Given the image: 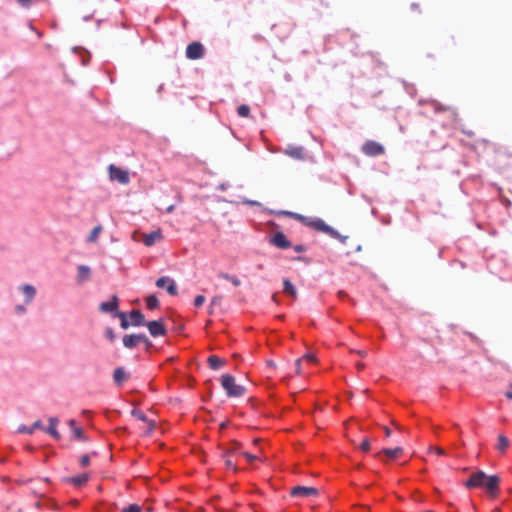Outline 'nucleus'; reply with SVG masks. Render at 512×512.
Masks as SVG:
<instances>
[{
    "label": "nucleus",
    "instance_id": "f257e3e1",
    "mask_svg": "<svg viewBox=\"0 0 512 512\" xmlns=\"http://www.w3.org/2000/svg\"><path fill=\"white\" fill-rule=\"evenodd\" d=\"M500 482L501 479L499 476L487 475L485 472L479 470L472 473L464 485L468 489L484 488L490 497L496 498L500 491Z\"/></svg>",
    "mask_w": 512,
    "mask_h": 512
},
{
    "label": "nucleus",
    "instance_id": "f03ea898",
    "mask_svg": "<svg viewBox=\"0 0 512 512\" xmlns=\"http://www.w3.org/2000/svg\"><path fill=\"white\" fill-rule=\"evenodd\" d=\"M283 213L302 221L305 225L312 227L313 229H315L317 231L327 233L333 238L340 239L342 242H344L345 239L347 238V237H341V235L336 230H334L332 227L328 226L320 218L307 219L306 217H304L300 214H297V213H293V212H283Z\"/></svg>",
    "mask_w": 512,
    "mask_h": 512
},
{
    "label": "nucleus",
    "instance_id": "7ed1b4c3",
    "mask_svg": "<svg viewBox=\"0 0 512 512\" xmlns=\"http://www.w3.org/2000/svg\"><path fill=\"white\" fill-rule=\"evenodd\" d=\"M221 385L229 397H241L245 394V388L236 384L235 378L229 374L221 376Z\"/></svg>",
    "mask_w": 512,
    "mask_h": 512
},
{
    "label": "nucleus",
    "instance_id": "20e7f679",
    "mask_svg": "<svg viewBox=\"0 0 512 512\" xmlns=\"http://www.w3.org/2000/svg\"><path fill=\"white\" fill-rule=\"evenodd\" d=\"M108 173H109V178L112 181H117L120 184L126 185L130 181V176H129L128 171L123 170L113 164L109 165Z\"/></svg>",
    "mask_w": 512,
    "mask_h": 512
},
{
    "label": "nucleus",
    "instance_id": "39448f33",
    "mask_svg": "<svg viewBox=\"0 0 512 512\" xmlns=\"http://www.w3.org/2000/svg\"><path fill=\"white\" fill-rule=\"evenodd\" d=\"M139 343H145L147 347L152 346V343L150 340L146 337L145 334H131V335H125L123 337V344L126 348H134Z\"/></svg>",
    "mask_w": 512,
    "mask_h": 512
},
{
    "label": "nucleus",
    "instance_id": "423d86ee",
    "mask_svg": "<svg viewBox=\"0 0 512 512\" xmlns=\"http://www.w3.org/2000/svg\"><path fill=\"white\" fill-rule=\"evenodd\" d=\"M362 152L367 156L375 157L384 154L385 148L376 141L368 140L363 144Z\"/></svg>",
    "mask_w": 512,
    "mask_h": 512
},
{
    "label": "nucleus",
    "instance_id": "0eeeda50",
    "mask_svg": "<svg viewBox=\"0 0 512 512\" xmlns=\"http://www.w3.org/2000/svg\"><path fill=\"white\" fill-rule=\"evenodd\" d=\"M204 56V47L200 42H192L186 48V57L190 60H198Z\"/></svg>",
    "mask_w": 512,
    "mask_h": 512
},
{
    "label": "nucleus",
    "instance_id": "6e6552de",
    "mask_svg": "<svg viewBox=\"0 0 512 512\" xmlns=\"http://www.w3.org/2000/svg\"><path fill=\"white\" fill-rule=\"evenodd\" d=\"M156 286L158 288H165L167 292L172 296H175L178 293L175 281L168 276L160 277L156 281Z\"/></svg>",
    "mask_w": 512,
    "mask_h": 512
},
{
    "label": "nucleus",
    "instance_id": "1a4fd4ad",
    "mask_svg": "<svg viewBox=\"0 0 512 512\" xmlns=\"http://www.w3.org/2000/svg\"><path fill=\"white\" fill-rule=\"evenodd\" d=\"M318 489L315 487L295 486L291 489L290 494L294 497H310L317 496Z\"/></svg>",
    "mask_w": 512,
    "mask_h": 512
},
{
    "label": "nucleus",
    "instance_id": "9d476101",
    "mask_svg": "<svg viewBox=\"0 0 512 512\" xmlns=\"http://www.w3.org/2000/svg\"><path fill=\"white\" fill-rule=\"evenodd\" d=\"M146 326L149 330V333L153 337L164 336L167 333V330L161 320L150 321V322L146 323Z\"/></svg>",
    "mask_w": 512,
    "mask_h": 512
},
{
    "label": "nucleus",
    "instance_id": "9b49d317",
    "mask_svg": "<svg viewBox=\"0 0 512 512\" xmlns=\"http://www.w3.org/2000/svg\"><path fill=\"white\" fill-rule=\"evenodd\" d=\"M270 242L274 246L281 249H287L291 247L290 241L287 240L283 232H276L274 236L271 238Z\"/></svg>",
    "mask_w": 512,
    "mask_h": 512
},
{
    "label": "nucleus",
    "instance_id": "f8f14e48",
    "mask_svg": "<svg viewBox=\"0 0 512 512\" xmlns=\"http://www.w3.org/2000/svg\"><path fill=\"white\" fill-rule=\"evenodd\" d=\"M162 239L163 235L160 230H155L143 235V243L147 247L153 246L156 242H159Z\"/></svg>",
    "mask_w": 512,
    "mask_h": 512
},
{
    "label": "nucleus",
    "instance_id": "ddd939ff",
    "mask_svg": "<svg viewBox=\"0 0 512 512\" xmlns=\"http://www.w3.org/2000/svg\"><path fill=\"white\" fill-rule=\"evenodd\" d=\"M119 300L117 296H113L110 301L102 302L99 309L104 313H113L118 309Z\"/></svg>",
    "mask_w": 512,
    "mask_h": 512
},
{
    "label": "nucleus",
    "instance_id": "4468645a",
    "mask_svg": "<svg viewBox=\"0 0 512 512\" xmlns=\"http://www.w3.org/2000/svg\"><path fill=\"white\" fill-rule=\"evenodd\" d=\"M91 276V269L86 265H79L77 268V283L82 284L89 280Z\"/></svg>",
    "mask_w": 512,
    "mask_h": 512
},
{
    "label": "nucleus",
    "instance_id": "2eb2a0df",
    "mask_svg": "<svg viewBox=\"0 0 512 512\" xmlns=\"http://www.w3.org/2000/svg\"><path fill=\"white\" fill-rule=\"evenodd\" d=\"M403 449L401 447H396L393 449L390 448H384L380 452H378L375 457H380L382 454L390 459H396L400 455H402Z\"/></svg>",
    "mask_w": 512,
    "mask_h": 512
},
{
    "label": "nucleus",
    "instance_id": "dca6fc26",
    "mask_svg": "<svg viewBox=\"0 0 512 512\" xmlns=\"http://www.w3.org/2000/svg\"><path fill=\"white\" fill-rule=\"evenodd\" d=\"M89 480V475L87 473H82L78 476L66 478L65 481L71 483L75 487H81L87 483Z\"/></svg>",
    "mask_w": 512,
    "mask_h": 512
},
{
    "label": "nucleus",
    "instance_id": "f3484780",
    "mask_svg": "<svg viewBox=\"0 0 512 512\" xmlns=\"http://www.w3.org/2000/svg\"><path fill=\"white\" fill-rule=\"evenodd\" d=\"M285 154L291 156L292 158L302 160L305 157V151L303 147L300 146H290L285 150Z\"/></svg>",
    "mask_w": 512,
    "mask_h": 512
},
{
    "label": "nucleus",
    "instance_id": "a211bd4d",
    "mask_svg": "<svg viewBox=\"0 0 512 512\" xmlns=\"http://www.w3.org/2000/svg\"><path fill=\"white\" fill-rule=\"evenodd\" d=\"M129 316L131 319V325L142 326L145 324V317L140 310H132Z\"/></svg>",
    "mask_w": 512,
    "mask_h": 512
},
{
    "label": "nucleus",
    "instance_id": "6ab92c4d",
    "mask_svg": "<svg viewBox=\"0 0 512 512\" xmlns=\"http://www.w3.org/2000/svg\"><path fill=\"white\" fill-rule=\"evenodd\" d=\"M59 420L56 417L49 418V427L47 428V433H49L53 438L60 439V434L57 431V425Z\"/></svg>",
    "mask_w": 512,
    "mask_h": 512
},
{
    "label": "nucleus",
    "instance_id": "aec40b11",
    "mask_svg": "<svg viewBox=\"0 0 512 512\" xmlns=\"http://www.w3.org/2000/svg\"><path fill=\"white\" fill-rule=\"evenodd\" d=\"M128 374L124 370L123 367H118L113 372V379L116 384L121 385L125 380H127Z\"/></svg>",
    "mask_w": 512,
    "mask_h": 512
},
{
    "label": "nucleus",
    "instance_id": "412c9836",
    "mask_svg": "<svg viewBox=\"0 0 512 512\" xmlns=\"http://www.w3.org/2000/svg\"><path fill=\"white\" fill-rule=\"evenodd\" d=\"M208 364L211 369L217 370L225 365V360L216 355H211L208 358Z\"/></svg>",
    "mask_w": 512,
    "mask_h": 512
},
{
    "label": "nucleus",
    "instance_id": "4be33fe9",
    "mask_svg": "<svg viewBox=\"0 0 512 512\" xmlns=\"http://www.w3.org/2000/svg\"><path fill=\"white\" fill-rule=\"evenodd\" d=\"M509 446H510L509 439L505 435L500 434L498 436V444L496 446L497 450L500 453L504 454L506 452V450L509 448Z\"/></svg>",
    "mask_w": 512,
    "mask_h": 512
},
{
    "label": "nucleus",
    "instance_id": "5701e85b",
    "mask_svg": "<svg viewBox=\"0 0 512 512\" xmlns=\"http://www.w3.org/2000/svg\"><path fill=\"white\" fill-rule=\"evenodd\" d=\"M283 285H284V288H283L284 293L291 296L293 299H297V290L288 279L283 280Z\"/></svg>",
    "mask_w": 512,
    "mask_h": 512
},
{
    "label": "nucleus",
    "instance_id": "b1692460",
    "mask_svg": "<svg viewBox=\"0 0 512 512\" xmlns=\"http://www.w3.org/2000/svg\"><path fill=\"white\" fill-rule=\"evenodd\" d=\"M68 424H69V426H70V428H71V430H72V432L74 434V437L76 439L83 440V441L86 440V437L84 435V432H83L82 428L76 426L75 420H70L68 422Z\"/></svg>",
    "mask_w": 512,
    "mask_h": 512
},
{
    "label": "nucleus",
    "instance_id": "393cba45",
    "mask_svg": "<svg viewBox=\"0 0 512 512\" xmlns=\"http://www.w3.org/2000/svg\"><path fill=\"white\" fill-rule=\"evenodd\" d=\"M22 292L26 297V302H31L36 294V290L33 286L25 284L22 286Z\"/></svg>",
    "mask_w": 512,
    "mask_h": 512
},
{
    "label": "nucleus",
    "instance_id": "a878e982",
    "mask_svg": "<svg viewBox=\"0 0 512 512\" xmlns=\"http://www.w3.org/2000/svg\"><path fill=\"white\" fill-rule=\"evenodd\" d=\"M43 428V425H42V422L40 420H37L33 423L32 426L30 427H26V426H20L18 428V431L20 433H28V434H32L34 432L35 429H42Z\"/></svg>",
    "mask_w": 512,
    "mask_h": 512
},
{
    "label": "nucleus",
    "instance_id": "bb28decb",
    "mask_svg": "<svg viewBox=\"0 0 512 512\" xmlns=\"http://www.w3.org/2000/svg\"><path fill=\"white\" fill-rule=\"evenodd\" d=\"M131 414L134 417H136L137 419H139L140 421L147 422L148 423V427H149V431L154 429L155 425L152 422L148 421L146 415L141 410L133 409Z\"/></svg>",
    "mask_w": 512,
    "mask_h": 512
},
{
    "label": "nucleus",
    "instance_id": "cd10ccee",
    "mask_svg": "<svg viewBox=\"0 0 512 512\" xmlns=\"http://www.w3.org/2000/svg\"><path fill=\"white\" fill-rule=\"evenodd\" d=\"M240 450V444L237 443V442H233L231 443V445L224 449L223 452H222V457H227V456H233L235 454H237Z\"/></svg>",
    "mask_w": 512,
    "mask_h": 512
},
{
    "label": "nucleus",
    "instance_id": "c85d7f7f",
    "mask_svg": "<svg viewBox=\"0 0 512 512\" xmlns=\"http://www.w3.org/2000/svg\"><path fill=\"white\" fill-rule=\"evenodd\" d=\"M146 306L150 310H154V309L158 308L159 301H158L157 297L155 295H149L146 298Z\"/></svg>",
    "mask_w": 512,
    "mask_h": 512
},
{
    "label": "nucleus",
    "instance_id": "c756f323",
    "mask_svg": "<svg viewBox=\"0 0 512 512\" xmlns=\"http://www.w3.org/2000/svg\"><path fill=\"white\" fill-rule=\"evenodd\" d=\"M101 231H102V226L98 225V226L94 227L92 229L90 235L88 236V241L96 242Z\"/></svg>",
    "mask_w": 512,
    "mask_h": 512
},
{
    "label": "nucleus",
    "instance_id": "7c9ffc66",
    "mask_svg": "<svg viewBox=\"0 0 512 512\" xmlns=\"http://www.w3.org/2000/svg\"><path fill=\"white\" fill-rule=\"evenodd\" d=\"M219 277L225 279V280H228L229 282H231L234 286H239L240 285V280L236 277V276H233V275H229L227 273H220L219 274Z\"/></svg>",
    "mask_w": 512,
    "mask_h": 512
},
{
    "label": "nucleus",
    "instance_id": "2f4dec72",
    "mask_svg": "<svg viewBox=\"0 0 512 512\" xmlns=\"http://www.w3.org/2000/svg\"><path fill=\"white\" fill-rule=\"evenodd\" d=\"M237 113L240 117H248L250 114V107L248 105H240L237 108Z\"/></svg>",
    "mask_w": 512,
    "mask_h": 512
},
{
    "label": "nucleus",
    "instance_id": "473e14b6",
    "mask_svg": "<svg viewBox=\"0 0 512 512\" xmlns=\"http://www.w3.org/2000/svg\"><path fill=\"white\" fill-rule=\"evenodd\" d=\"M231 457H232V456L223 457V458H224V461H225V467H226L228 470H232V471L236 472V471H237V466H236V464L232 461Z\"/></svg>",
    "mask_w": 512,
    "mask_h": 512
},
{
    "label": "nucleus",
    "instance_id": "72a5a7b5",
    "mask_svg": "<svg viewBox=\"0 0 512 512\" xmlns=\"http://www.w3.org/2000/svg\"><path fill=\"white\" fill-rule=\"evenodd\" d=\"M116 316L120 318V320H121V327H122L123 329H127V328L130 326V323L127 321V318H126V314H125V313H123V312H118V313L116 314Z\"/></svg>",
    "mask_w": 512,
    "mask_h": 512
},
{
    "label": "nucleus",
    "instance_id": "f704fd0d",
    "mask_svg": "<svg viewBox=\"0 0 512 512\" xmlns=\"http://www.w3.org/2000/svg\"><path fill=\"white\" fill-rule=\"evenodd\" d=\"M121 512H142V509L138 504H130L128 507L123 508Z\"/></svg>",
    "mask_w": 512,
    "mask_h": 512
},
{
    "label": "nucleus",
    "instance_id": "c9c22d12",
    "mask_svg": "<svg viewBox=\"0 0 512 512\" xmlns=\"http://www.w3.org/2000/svg\"><path fill=\"white\" fill-rule=\"evenodd\" d=\"M360 448H361V450H362V451H364V452H368V451L370 450L371 446H370V441H369V439H368V438H365V439L362 441V443H361V445H360Z\"/></svg>",
    "mask_w": 512,
    "mask_h": 512
},
{
    "label": "nucleus",
    "instance_id": "e433bc0d",
    "mask_svg": "<svg viewBox=\"0 0 512 512\" xmlns=\"http://www.w3.org/2000/svg\"><path fill=\"white\" fill-rule=\"evenodd\" d=\"M205 302V297L203 295H198L194 299V305L196 307H200Z\"/></svg>",
    "mask_w": 512,
    "mask_h": 512
},
{
    "label": "nucleus",
    "instance_id": "4c0bfd02",
    "mask_svg": "<svg viewBox=\"0 0 512 512\" xmlns=\"http://www.w3.org/2000/svg\"><path fill=\"white\" fill-rule=\"evenodd\" d=\"M105 336L107 337V339H109L110 341H114L115 339V334L113 332V330L111 328H107L105 330Z\"/></svg>",
    "mask_w": 512,
    "mask_h": 512
},
{
    "label": "nucleus",
    "instance_id": "58836bf2",
    "mask_svg": "<svg viewBox=\"0 0 512 512\" xmlns=\"http://www.w3.org/2000/svg\"><path fill=\"white\" fill-rule=\"evenodd\" d=\"M90 463V458H89V455H83L81 458H80V464L81 466L83 467H86L88 466Z\"/></svg>",
    "mask_w": 512,
    "mask_h": 512
},
{
    "label": "nucleus",
    "instance_id": "ea45409f",
    "mask_svg": "<svg viewBox=\"0 0 512 512\" xmlns=\"http://www.w3.org/2000/svg\"><path fill=\"white\" fill-rule=\"evenodd\" d=\"M301 364H302V359L301 358L297 359L295 362V373L297 375L301 374V369H302Z\"/></svg>",
    "mask_w": 512,
    "mask_h": 512
},
{
    "label": "nucleus",
    "instance_id": "a19ab883",
    "mask_svg": "<svg viewBox=\"0 0 512 512\" xmlns=\"http://www.w3.org/2000/svg\"><path fill=\"white\" fill-rule=\"evenodd\" d=\"M301 359L302 360L305 359L306 361L311 362V363L316 362V356L314 354H310V353H307Z\"/></svg>",
    "mask_w": 512,
    "mask_h": 512
},
{
    "label": "nucleus",
    "instance_id": "79ce46f5",
    "mask_svg": "<svg viewBox=\"0 0 512 512\" xmlns=\"http://www.w3.org/2000/svg\"><path fill=\"white\" fill-rule=\"evenodd\" d=\"M242 455L250 462L254 461L257 459V456L256 455H253V454H250V453H247V452H244L242 453Z\"/></svg>",
    "mask_w": 512,
    "mask_h": 512
},
{
    "label": "nucleus",
    "instance_id": "37998d69",
    "mask_svg": "<svg viewBox=\"0 0 512 512\" xmlns=\"http://www.w3.org/2000/svg\"><path fill=\"white\" fill-rule=\"evenodd\" d=\"M17 2H18L21 6H23V7H25V8H28V7H30V5H31V3H32V0H17Z\"/></svg>",
    "mask_w": 512,
    "mask_h": 512
},
{
    "label": "nucleus",
    "instance_id": "c03bdc74",
    "mask_svg": "<svg viewBox=\"0 0 512 512\" xmlns=\"http://www.w3.org/2000/svg\"><path fill=\"white\" fill-rule=\"evenodd\" d=\"M429 451H435L438 455H444L445 451L440 447H430Z\"/></svg>",
    "mask_w": 512,
    "mask_h": 512
},
{
    "label": "nucleus",
    "instance_id": "a18cd8bd",
    "mask_svg": "<svg viewBox=\"0 0 512 512\" xmlns=\"http://www.w3.org/2000/svg\"><path fill=\"white\" fill-rule=\"evenodd\" d=\"M351 352H354L356 353L357 355H359L360 357H366L367 356V352L365 350H351Z\"/></svg>",
    "mask_w": 512,
    "mask_h": 512
},
{
    "label": "nucleus",
    "instance_id": "49530a36",
    "mask_svg": "<svg viewBox=\"0 0 512 512\" xmlns=\"http://www.w3.org/2000/svg\"><path fill=\"white\" fill-rule=\"evenodd\" d=\"M505 396L509 399V400H512V384H510L508 386V390L505 392Z\"/></svg>",
    "mask_w": 512,
    "mask_h": 512
},
{
    "label": "nucleus",
    "instance_id": "de8ad7c7",
    "mask_svg": "<svg viewBox=\"0 0 512 512\" xmlns=\"http://www.w3.org/2000/svg\"><path fill=\"white\" fill-rule=\"evenodd\" d=\"M294 250H295L296 252H304V251L306 250V248H305V246H303V245H296V246L294 247Z\"/></svg>",
    "mask_w": 512,
    "mask_h": 512
},
{
    "label": "nucleus",
    "instance_id": "09e8293b",
    "mask_svg": "<svg viewBox=\"0 0 512 512\" xmlns=\"http://www.w3.org/2000/svg\"><path fill=\"white\" fill-rule=\"evenodd\" d=\"M383 430H384L385 436H386V437H390V435H391V430H390L387 426H384V427H383Z\"/></svg>",
    "mask_w": 512,
    "mask_h": 512
},
{
    "label": "nucleus",
    "instance_id": "8fccbe9b",
    "mask_svg": "<svg viewBox=\"0 0 512 512\" xmlns=\"http://www.w3.org/2000/svg\"><path fill=\"white\" fill-rule=\"evenodd\" d=\"M392 425H393L397 430H399V431H402V430H403L402 426H400V425H399L397 422H395V421H392Z\"/></svg>",
    "mask_w": 512,
    "mask_h": 512
},
{
    "label": "nucleus",
    "instance_id": "3c124183",
    "mask_svg": "<svg viewBox=\"0 0 512 512\" xmlns=\"http://www.w3.org/2000/svg\"><path fill=\"white\" fill-rule=\"evenodd\" d=\"M174 208H175L174 205H170V206L167 207L166 212L167 213H171L174 210Z\"/></svg>",
    "mask_w": 512,
    "mask_h": 512
},
{
    "label": "nucleus",
    "instance_id": "603ef678",
    "mask_svg": "<svg viewBox=\"0 0 512 512\" xmlns=\"http://www.w3.org/2000/svg\"><path fill=\"white\" fill-rule=\"evenodd\" d=\"M356 367L358 370H362V369H364L365 365L363 363H357Z\"/></svg>",
    "mask_w": 512,
    "mask_h": 512
},
{
    "label": "nucleus",
    "instance_id": "864d4df0",
    "mask_svg": "<svg viewBox=\"0 0 512 512\" xmlns=\"http://www.w3.org/2000/svg\"><path fill=\"white\" fill-rule=\"evenodd\" d=\"M219 300H220V297H214V298L212 299L211 304H212V305H214V304H216Z\"/></svg>",
    "mask_w": 512,
    "mask_h": 512
},
{
    "label": "nucleus",
    "instance_id": "5fc2aeb1",
    "mask_svg": "<svg viewBox=\"0 0 512 512\" xmlns=\"http://www.w3.org/2000/svg\"><path fill=\"white\" fill-rule=\"evenodd\" d=\"M24 310H25V309H24V307H22V306H17V311H18V312H23Z\"/></svg>",
    "mask_w": 512,
    "mask_h": 512
},
{
    "label": "nucleus",
    "instance_id": "6e6d98bb",
    "mask_svg": "<svg viewBox=\"0 0 512 512\" xmlns=\"http://www.w3.org/2000/svg\"><path fill=\"white\" fill-rule=\"evenodd\" d=\"M272 300H273L275 303H277V302H278L276 294H274V295L272 296Z\"/></svg>",
    "mask_w": 512,
    "mask_h": 512
},
{
    "label": "nucleus",
    "instance_id": "4d7b16f0",
    "mask_svg": "<svg viewBox=\"0 0 512 512\" xmlns=\"http://www.w3.org/2000/svg\"><path fill=\"white\" fill-rule=\"evenodd\" d=\"M418 7H419V5H418V4H415V3H414V4H412V8L417 9Z\"/></svg>",
    "mask_w": 512,
    "mask_h": 512
}]
</instances>
